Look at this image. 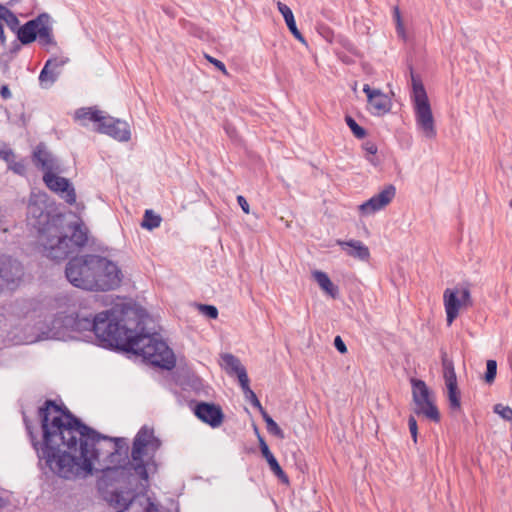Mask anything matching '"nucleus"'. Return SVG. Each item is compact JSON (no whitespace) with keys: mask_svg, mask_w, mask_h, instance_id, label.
Returning <instances> with one entry per match:
<instances>
[{"mask_svg":"<svg viewBox=\"0 0 512 512\" xmlns=\"http://www.w3.org/2000/svg\"><path fill=\"white\" fill-rule=\"evenodd\" d=\"M259 441H260L261 453H262L263 457L266 459V461H267L271 471L275 475H277L283 482L287 483L288 482V477L284 473V471L282 470V468L279 465V463H278L277 459L275 458V456L270 451L268 445L266 444L264 439L261 438V437L259 438Z\"/></svg>","mask_w":512,"mask_h":512,"instance_id":"nucleus-20","label":"nucleus"},{"mask_svg":"<svg viewBox=\"0 0 512 512\" xmlns=\"http://www.w3.org/2000/svg\"><path fill=\"white\" fill-rule=\"evenodd\" d=\"M497 374V362L495 360H488L486 363V373H485V381L488 384H491L494 382L495 377Z\"/></svg>","mask_w":512,"mask_h":512,"instance_id":"nucleus-31","label":"nucleus"},{"mask_svg":"<svg viewBox=\"0 0 512 512\" xmlns=\"http://www.w3.org/2000/svg\"><path fill=\"white\" fill-rule=\"evenodd\" d=\"M415 406L416 414L424 415L426 418L436 423L440 421V413L436 405L433 403L432 399L416 403Z\"/></svg>","mask_w":512,"mask_h":512,"instance_id":"nucleus-23","label":"nucleus"},{"mask_svg":"<svg viewBox=\"0 0 512 512\" xmlns=\"http://www.w3.org/2000/svg\"><path fill=\"white\" fill-rule=\"evenodd\" d=\"M222 366L228 374H236L237 376L241 373V370L245 368L241 365L239 359L232 354L226 353L221 356Z\"/></svg>","mask_w":512,"mask_h":512,"instance_id":"nucleus-25","label":"nucleus"},{"mask_svg":"<svg viewBox=\"0 0 512 512\" xmlns=\"http://www.w3.org/2000/svg\"><path fill=\"white\" fill-rule=\"evenodd\" d=\"M199 311L209 319H216L218 317V310L213 305L200 304Z\"/></svg>","mask_w":512,"mask_h":512,"instance_id":"nucleus-35","label":"nucleus"},{"mask_svg":"<svg viewBox=\"0 0 512 512\" xmlns=\"http://www.w3.org/2000/svg\"><path fill=\"white\" fill-rule=\"evenodd\" d=\"M363 149L370 155L374 156L377 153V146L371 141H367L363 144Z\"/></svg>","mask_w":512,"mask_h":512,"instance_id":"nucleus-42","label":"nucleus"},{"mask_svg":"<svg viewBox=\"0 0 512 512\" xmlns=\"http://www.w3.org/2000/svg\"><path fill=\"white\" fill-rule=\"evenodd\" d=\"M0 95L3 99H9L11 98V91L9 89V87L7 85H3L1 88H0Z\"/></svg>","mask_w":512,"mask_h":512,"instance_id":"nucleus-46","label":"nucleus"},{"mask_svg":"<svg viewBox=\"0 0 512 512\" xmlns=\"http://www.w3.org/2000/svg\"><path fill=\"white\" fill-rule=\"evenodd\" d=\"M8 230H9V228H2V227H0V231L7 232Z\"/></svg>","mask_w":512,"mask_h":512,"instance_id":"nucleus-50","label":"nucleus"},{"mask_svg":"<svg viewBox=\"0 0 512 512\" xmlns=\"http://www.w3.org/2000/svg\"><path fill=\"white\" fill-rule=\"evenodd\" d=\"M96 131L108 135L119 142H128L131 138L130 126L126 121L106 115L96 127Z\"/></svg>","mask_w":512,"mask_h":512,"instance_id":"nucleus-10","label":"nucleus"},{"mask_svg":"<svg viewBox=\"0 0 512 512\" xmlns=\"http://www.w3.org/2000/svg\"><path fill=\"white\" fill-rule=\"evenodd\" d=\"M161 220V217L155 214L152 210H146L141 226L147 230H153L160 226Z\"/></svg>","mask_w":512,"mask_h":512,"instance_id":"nucleus-28","label":"nucleus"},{"mask_svg":"<svg viewBox=\"0 0 512 512\" xmlns=\"http://www.w3.org/2000/svg\"><path fill=\"white\" fill-rule=\"evenodd\" d=\"M494 412L500 415L504 420L512 421V409L509 406L496 404L494 406Z\"/></svg>","mask_w":512,"mask_h":512,"instance_id":"nucleus-33","label":"nucleus"},{"mask_svg":"<svg viewBox=\"0 0 512 512\" xmlns=\"http://www.w3.org/2000/svg\"><path fill=\"white\" fill-rule=\"evenodd\" d=\"M28 224L37 231L40 253L51 260L61 261L86 245V229L78 223H67L65 217L54 213L46 193H33L27 207Z\"/></svg>","mask_w":512,"mask_h":512,"instance_id":"nucleus-3","label":"nucleus"},{"mask_svg":"<svg viewBox=\"0 0 512 512\" xmlns=\"http://www.w3.org/2000/svg\"><path fill=\"white\" fill-rule=\"evenodd\" d=\"M396 188L393 185H387L378 194L372 196L359 206L362 215H372L385 208L395 197Z\"/></svg>","mask_w":512,"mask_h":512,"instance_id":"nucleus-12","label":"nucleus"},{"mask_svg":"<svg viewBox=\"0 0 512 512\" xmlns=\"http://www.w3.org/2000/svg\"><path fill=\"white\" fill-rule=\"evenodd\" d=\"M337 245L350 257L361 261H368L370 258L369 248L359 240H337Z\"/></svg>","mask_w":512,"mask_h":512,"instance_id":"nucleus-17","label":"nucleus"},{"mask_svg":"<svg viewBox=\"0 0 512 512\" xmlns=\"http://www.w3.org/2000/svg\"><path fill=\"white\" fill-rule=\"evenodd\" d=\"M312 275L314 280L318 283L320 288L325 291V293L334 299L338 296V287L333 284L325 272L316 270Z\"/></svg>","mask_w":512,"mask_h":512,"instance_id":"nucleus-22","label":"nucleus"},{"mask_svg":"<svg viewBox=\"0 0 512 512\" xmlns=\"http://www.w3.org/2000/svg\"><path fill=\"white\" fill-rule=\"evenodd\" d=\"M58 173H45L43 181L45 185L68 204L72 205L76 202V192L73 185L67 178L57 175Z\"/></svg>","mask_w":512,"mask_h":512,"instance_id":"nucleus-11","label":"nucleus"},{"mask_svg":"<svg viewBox=\"0 0 512 512\" xmlns=\"http://www.w3.org/2000/svg\"><path fill=\"white\" fill-rule=\"evenodd\" d=\"M394 19L396 22L397 33L399 36L404 37V27L401 20V15L398 7L394 8Z\"/></svg>","mask_w":512,"mask_h":512,"instance_id":"nucleus-39","label":"nucleus"},{"mask_svg":"<svg viewBox=\"0 0 512 512\" xmlns=\"http://www.w3.org/2000/svg\"><path fill=\"white\" fill-rule=\"evenodd\" d=\"M42 441H38L24 418L31 444L41 467L64 479H74L102 472L106 480L134 472L148 481L149 472L156 470L155 454L161 440L153 428L142 426L134 437L131 460L128 441L123 437H108L85 425L66 407L47 400L38 410Z\"/></svg>","mask_w":512,"mask_h":512,"instance_id":"nucleus-1","label":"nucleus"},{"mask_svg":"<svg viewBox=\"0 0 512 512\" xmlns=\"http://www.w3.org/2000/svg\"><path fill=\"white\" fill-rule=\"evenodd\" d=\"M96 259V255H85L72 258L66 266L65 275L67 280L75 287L84 290H89L94 276V264L92 262Z\"/></svg>","mask_w":512,"mask_h":512,"instance_id":"nucleus-7","label":"nucleus"},{"mask_svg":"<svg viewBox=\"0 0 512 512\" xmlns=\"http://www.w3.org/2000/svg\"><path fill=\"white\" fill-rule=\"evenodd\" d=\"M448 390L449 407L452 410H460V392L458 390L457 382L445 383Z\"/></svg>","mask_w":512,"mask_h":512,"instance_id":"nucleus-27","label":"nucleus"},{"mask_svg":"<svg viewBox=\"0 0 512 512\" xmlns=\"http://www.w3.org/2000/svg\"><path fill=\"white\" fill-rule=\"evenodd\" d=\"M69 61L66 57L49 58L39 74L40 86L44 89L50 88L58 79L61 68Z\"/></svg>","mask_w":512,"mask_h":512,"instance_id":"nucleus-15","label":"nucleus"},{"mask_svg":"<svg viewBox=\"0 0 512 512\" xmlns=\"http://www.w3.org/2000/svg\"><path fill=\"white\" fill-rule=\"evenodd\" d=\"M94 264V276L90 291H109L117 288L122 281V273L119 267L105 257L96 255Z\"/></svg>","mask_w":512,"mask_h":512,"instance_id":"nucleus-6","label":"nucleus"},{"mask_svg":"<svg viewBox=\"0 0 512 512\" xmlns=\"http://www.w3.org/2000/svg\"><path fill=\"white\" fill-rule=\"evenodd\" d=\"M205 58L211 64H213L218 70H220L222 73L227 74V70H226L225 64L222 61H220V60H218V59H216V58H214V57H212L210 55H207V54L205 55Z\"/></svg>","mask_w":512,"mask_h":512,"instance_id":"nucleus-41","label":"nucleus"},{"mask_svg":"<svg viewBox=\"0 0 512 512\" xmlns=\"http://www.w3.org/2000/svg\"><path fill=\"white\" fill-rule=\"evenodd\" d=\"M443 301L448 325L453 323L462 308L473 304L469 286L466 284L447 288L443 293Z\"/></svg>","mask_w":512,"mask_h":512,"instance_id":"nucleus-8","label":"nucleus"},{"mask_svg":"<svg viewBox=\"0 0 512 512\" xmlns=\"http://www.w3.org/2000/svg\"><path fill=\"white\" fill-rule=\"evenodd\" d=\"M408 426H409V431L411 433L412 439H413L414 443H416L417 435H418V426H417V421L413 416L409 417Z\"/></svg>","mask_w":512,"mask_h":512,"instance_id":"nucleus-40","label":"nucleus"},{"mask_svg":"<svg viewBox=\"0 0 512 512\" xmlns=\"http://www.w3.org/2000/svg\"><path fill=\"white\" fill-rule=\"evenodd\" d=\"M245 398L247 401L251 403L253 407L257 408L259 412H262L264 410L254 391H249V393L245 395Z\"/></svg>","mask_w":512,"mask_h":512,"instance_id":"nucleus-38","label":"nucleus"},{"mask_svg":"<svg viewBox=\"0 0 512 512\" xmlns=\"http://www.w3.org/2000/svg\"><path fill=\"white\" fill-rule=\"evenodd\" d=\"M195 415L212 428L219 427L223 422V412L220 406L214 403L199 402L194 408Z\"/></svg>","mask_w":512,"mask_h":512,"instance_id":"nucleus-16","label":"nucleus"},{"mask_svg":"<svg viewBox=\"0 0 512 512\" xmlns=\"http://www.w3.org/2000/svg\"><path fill=\"white\" fill-rule=\"evenodd\" d=\"M412 88V100L416 125L425 137L432 139L436 136V129L426 90L423 84L414 78H412Z\"/></svg>","mask_w":512,"mask_h":512,"instance_id":"nucleus-4","label":"nucleus"},{"mask_svg":"<svg viewBox=\"0 0 512 512\" xmlns=\"http://www.w3.org/2000/svg\"><path fill=\"white\" fill-rule=\"evenodd\" d=\"M117 512H159V509L149 497L136 496Z\"/></svg>","mask_w":512,"mask_h":512,"instance_id":"nucleus-18","label":"nucleus"},{"mask_svg":"<svg viewBox=\"0 0 512 512\" xmlns=\"http://www.w3.org/2000/svg\"><path fill=\"white\" fill-rule=\"evenodd\" d=\"M104 116L105 112L96 107H84L75 112V119L80 121L82 126H87L90 122H93L98 127Z\"/></svg>","mask_w":512,"mask_h":512,"instance_id":"nucleus-19","label":"nucleus"},{"mask_svg":"<svg viewBox=\"0 0 512 512\" xmlns=\"http://www.w3.org/2000/svg\"><path fill=\"white\" fill-rule=\"evenodd\" d=\"M334 346L340 353H346L347 347L340 336H336L334 339Z\"/></svg>","mask_w":512,"mask_h":512,"instance_id":"nucleus-43","label":"nucleus"},{"mask_svg":"<svg viewBox=\"0 0 512 512\" xmlns=\"http://www.w3.org/2000/svg\"><path fill=\"white\" fill-rule=\"evenodd\" d=\"M0 42L2 45H4L6 42L3 23H0Z\"/></svg>","mask_w":512,"mask_h":512,"instance_id":"nucleus-47","label":"nucleus"},{"mask_svg":"<svg viewBox=\"0 0 512 512\" xmlns=\"http://www.w3.org/2000/svg\"><path fill=\"white\" fill-rule=\"evenodd\" d=\"M237 377H238V381H239V384L242 388L244 395H247L249 393V391H252V390L249 386V379H248L246 370H241V373H239V375Z\"/></svg>","mask_w":512,"mask_h":512,"instance_id":"nucleus-36","label":"nucleus"},{"mask_svg":"<svg viewBox=\"0 0 512 512\" xmlns=\"http://www.w3.org/2000/svg\"><path fill=\"white\" fill-rule=\"evenodd\" d=\"M24 268L22 264L5 254L0 255V294L15 291L22 283Z\"/></svg>","mask_w":512,"mask_h":512,"instance_id":"nucleus-9","label":"nucleus"},{"mask_svg":"<svg viewBox=\"0 0 512 512\" xmlns=\"http://www.w3.org/2000/svg\"><path fill=\"white\" fill-rule=\"evenodd\" d=\"M32 161L38 169L43 171L44 174L62 172L58 158L48 151L43 143L36 146L33 151Z\"/></svg>","mask_w":512,"mask_h":512,"instance_id":"nucleus-13","label":"nucleus"},{"mask_svg":"<svg viewBox=\"0 0 512 512\" xmlns=\"http://www.w3.org/2000/svg\"><path fill=\"white\" fill-rule=\"evenodd\" d=\"M6 505V500L0 496V508H3Z\"/></svg>","mask_w":512,"mask_h":512,"instance_id":"nucleus-49","label":"nucleus"},{"mask_svg":"<svg viewBox=\"0 0 512 512\" xmlns=\"http://www.w3.org/2000/svg\"><path fill=\"white\" fill-rule=\"evenodd\" d=\"M441 362L445 383L457 382L454 362L451 358L448 357L445 351H441Z\"/></svg>","mask_w":512,"mask_h":512,"instance_id":"nucleus-26","label":"nucleus"},{"mask_svg":"<svg viewBox=\"0 0 512 512\" xmlns=\"http://www.w3.org/2000/svg\"><path fill=\"white\" fill-rule=\"evenodd\" d=\"M71 299L65 294L47 296L42 300L30 299L22 303L25 318L53 316L46 327L35 325L36 332L19 338L18 343L36 341L83 340L84 333L94 336L99 346L107 349H120L139 355L147 363L167 370L175 366L173 351L159 338L157 333L145 331L147 315L142 309L130 306L113 307L92 315L66 314Z\"/></svg>","mask_w":512,"mask_h":512,"instance_id":"nucleus-2","label":"nucleus"},{"mask_svg":"<svg viewBox=\"0 0 512 512\" xmlns=\"http://www.w3.org/2000/svg\"><path fill=\"white\" fill-rule=\"evenodd\" d=\"M367 159L369 160V162H373L372 158L368 157Z\"/></svg>","mask_w":512,"mask_h":512,"instance_id":"nucleus-51","label":"nucleus"},{"mask_svg":"<svg viewBox=\"0 0 512 512\" xmlns=\"http://www.w3.org/2000/svg\"><path fill=\"white\" fill-rule=\"evenodd\" d=\"M262 417H263V420L265 421L266 423V428H267V431L274 435V436H277L279 438H284V433L282 431V429L278 426V424L269 416V414L263 410L262 412H260Z\"/></svg>","mask_w":512,"mask_h":512,"instance_id":"nucleus-29","label":"nucleus"},{"mask_svg":"<svg viewBox=\"0 0 512 512\" xmlns=\"http://www.w3.org/2000/svg\"><path fill=\"white\" fill-rule=\"evenodd\" d=\"M345 120H346L348 127L351 129V131L353 132L355 137H357L359 139H362L365 137V135H366L365 129L362 128L360 125H358L357 122L351 116H346Z\"/></svg>","mask_w":512,"mask_h":512,"instance_id":"nucleus-30","label":"nucleus"},{"mask_svg":"<svg viewBox=\"0 0 512 512\" xmlns=\"http://www.w3.org/2000/svg\"><path fill=\"white\" fill-rule=\"evenodd\" d=\"M14 152L12 149L8 147L5 143H0V159L4 160L6 163L10 162L11 158H14Z\"/></svg>","mask_w":512,"mask_h":512,"instance_id":"nucleus-37","label":"nucleus"},{"mask_svg":"<svg viewBox=\"0 0 512 512\" xmlns=\"http://www.w3.org/2000/svg\"><path fill=\"white\" fill-rule=\"evenodd\" d=\"M237 202H238L239 206L241 207V209L243 210V212L248 214L249 213V204H248L246 198L242 195H238Z\"/></svg>","mask_w":512,"mask_h":512,"instance_id":"nucleus-44","label":"nucleus"},{"mask_svg":"<svg viewBox=\"0 0 512 512\" xmlns=\"http://www.w3.org/2000/svg\"><path fill=\"white\" fill-rule=\"evenodd\" d=\"M277 8H278V11L283 16L285 23H286L289 31L292 33V35L300 42L305 43V39H304L303 35L297 28L294 15H293V12L290 9V7L282 2H278Z\"/></svg>","mask_w":512,"mask_h":512,"instance_id":"nucleus-21","label":"nucleus"},{"mask_svg":"<svg viewBox=\"0 0 512 512\" xmlns=\"http://www.w3.org/2000/svg\"><path fill=\"white\" fill-rule=\"evenodd\" d=\"M6 214V209L0 206V227L2 228H9L7 225Z\"/></svg>","mask_w":512,"mask_h":512,"instance_id":"nucleus-45","label":"nucleus"},{"mask_svg":"<svg viewBox=\"0 0 512 512\" xmlns=\"http://www.w3.org/2000/svg\"><path fill=\"white\" fill-rule=\"evenodd\" d=\"M17 37L24 45L30 44L36 39L42 46L55 45L50 15L42 13L35 19L26 22L18 29Z\"/></svg>","mask_w":512,"mask_h":512,"instance_id":"nucleus-5","label":"nucleus"},{"mask_svg":"<svg viewBox=\"0 0 512 512\" xmlns=\"http://www.w3.org/2000/svg\"><path fill=\"white\" fill-rule=\"evenodd\" d=\"M412 394L414 403L424 402L431 399L426 383L420 379H412Z\"/></svg>","mask_w":512,"mask_h":512,"instance_id":"nucleus-24","label":"nucleus"},{"mask_svg":"<svg viewBox=\"0 0 512 512\" xmlns=\"http://www.w3.org/2000/svg\"><path fill=\"white\" fill-rule=\"evenodd\" d=\"M6 10L5 6L0 5V23H2V18L4 16V11Z\"/></svg>","mask_w":512,"mask_h":512,"instance_id":"nucleus-48","label":"nucleus"},{"mask_svg":"<svg viewBox=\"0 0 512 512\" xmlns=\"http://www.w3.org/2000/svg\"><path fill=\"white\" fill-rule=\"evenodd\" d=\"M5 22L7 24V26L12 29V30H15L16 27L19 25V20L18 18L16 17V15L10 11L8 8H6V10L4 11V16L2 18V23Z\"/></svg>","mask_w":512,"mask_h":512,"instance_id":"nucleus-32","label":"nucleus"},{"mask_svg":"<svg viewBox=\"0 0 512 512\" xmlns=\"http://www.w3.org/2000/svg\"><path fill=\"white\" fill-rule=\"evenodd\" d=\"M367 96L368 110L372 115L381 116L391 109L390 98L379 89H372L368 84L363 87Z\"/></svg>","mask_w":512,"mask_h":512,"instance_id":"nucleus-14","label":"nucleus"},{"mask_svg":"<svg viewBox=\"0 0 512 512\" xmlns=\"http://www.w3.org/2000/svg\"><path fill=\"white\" fill-rule=\"evenodd\" d=\"M8 168L12 170L14 173L18 175H25L26 173V165L23 161H14V158H11L10 162H7Z\"/></svg>","mask_w":512,"mask_h":512,"instance_id":"nucleus-34","label":"nucleus"}]
</instances>
